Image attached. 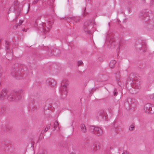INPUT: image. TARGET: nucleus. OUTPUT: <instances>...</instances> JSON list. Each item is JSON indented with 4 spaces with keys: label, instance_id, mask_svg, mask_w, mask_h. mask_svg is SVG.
I'll return each instance as SVG.
<instances>
[{
    "label": "nucleus",
    "instance_id": "obj_1",
    "mask_svg": "<svg viewBox=\"0 0 154 154\" xmlns=\"http://www.w3.org/2000/svg\"><path fill=\"white\" fill-rule=\"evenodd\" d=\"M53 23V21H50L46 23H42L38 25L36 22L34 27L38 31L46 33L50 31Z\"/></svg>",
    "mask_w": 154,
    "mask_h": 154
},
{
    "label": "nucleus",
    "instance_id": "obj_2",
    "mask_svg": "<svg viewBox=\"0 0 154 154\" xmlns=\"http://www.w3.org/2000/svg\"><path fill=\"white\" fill-rule=\"evenodd\" d=\"M68 83V81L66 79H64L62 81L60 91L62 95H64L66 96L67 94V86Z\"/></svg>",
    "mask_w": 154,
    "mask_h": 154
},
{
    "label": "nucleus",
    "instance_id": "obj_3",
    "mask_svg": "<svg viewBox=\"0 0 154 154\" xmlns=\"http://www.w3.org/2000/svg\"><path fill=\"white\" fill-rule=\"evenodd\" d=\"M23 95V91H20L14 95L13 94H11L8 97V99L10 101H13L14 100H17L20 99Z\"/></svg>",
    "mask_w": 154,
    "mask_h": 154
},
{
    "label": "nucleus",
    "instance_id": "obj_4",
    "mask_svg": "<svg viewBox=\"0 0 154 154\" xmlns=\"http://www.w3.org/2000/svg\"><path fill=\"white\" fill-rule=\"evenodd\" d=\"M91 130H92L94 134L97 135L98 136H100L102 134L103 131L102 129L97 127H94V126H91L90 127Z\"/></svg>",
    "mask_w": 154,
    "mask_h": 154
},
{
    "label": "nucleus",
    "instance_id": "obj_5",
    "mask_svg": "<svg viewBox=\"0 0 154 154\" xmlns=\"http://www.w3.org/2000/svg\"><path fill=\"white\" fill-rule=\"evenodd\" d=\"M144 109L146 112L153 113L154 112V106L150 103L146 104L145 106Z\"/></svg>",
    "mask_w": 154,
    "mask_h": 154
},
{
    "label": "nucleus",
    "instance_id": "obj_6",
    "mask_svg": "<svg viewBox=\"0 0 154 154\" xmlns=\"http://www.w3.org/2000/svg\"><path fill=\"white\" fill-rule=\"evenodd\" d=\"M46 83L49 86L54 87L56 85V82L55 80L50 79L47 80Z\"/></svg>",
    "mask_w": 154,
    "mask_h": 154
},
{
    "label": "nucleus",
    "instance_id": "obj_7",
    "mask_svg": "<svg viewBox=\"0 0 154 154\" xmlns=\"http://www.w3.org/2000/svg\"><path fill=\"white\" fill-rule=\"evenodd\" d=\"M89 24L87 22H85L84 23V29L85 32L87 33H90V32L89 30Z\"/></svg>",
    "mask_w": 154,
    "mask_h": 154
},
{
    "label": "nucleus",
    "instance_id": "obj_8",
    "mask_svg": "<svg viewBox=\"0 0 154 154\" xmlns=\"http://www.w3.org/2000/svg\"><path fill=\"white\" fill-rule=\"evenodd\" d=\"M7 94V91L5 89H3L1 93L0 98L2 99V98H4Z\"/></svg>",
    "mask_w": 154,
    "mask_h": 154
},
{
    "label": "nucleus",
    "instance_id": "obj_9",
    "mask_svg": "<svg viewBox=\"0 0 154 154\" xmlns=\"http://www.w3.org/2000/svg\"><path fill=\"white\" fill-rule=\"evenodd\" d=\"M99 147L98 146V144L97 143L94 144V146H92L91 148V150L92 151H95L98 149H99Z\"/></svg>",
    "mask_w": 154,
    "mask_h": 154
},
{
    "label": "nucleus",
    "instance_id": "obj_10",
    "mask_svg": "<svg viewBox=\"0 0 154 154\" xmlns=\"http://www.w3.org/2000/svg\"><path fill=\"white\" fill-rule=\"evenodd\" d=\"M110 41H109V39H108L107 40V41L109 42L112 46L116 45V43L114 42V40L111 39V38H110Z\"/></svg>",
    "mask_w": 154,
    "mask_h": 154
},
{
    "label": "nucleus",
    "instance_id": "obj_11",
    "mask_svg": "<svg viewBox=\"0 0 154 154\" xmlns=\"http://www.w3.org/2000/svg\"><path fill=\"white\" fill-rule=\"evenodd\" d=\"M23 22V21L22 20H20L19 21V23L16 24V25L13 26V28L14 29H16L17 28L18 26L20 25Z\"/></svg>",
    "mask_w": 154,
    "mask_h": 154
},
{
    "label": "nucleus",
    "instance_id": "obj_12",
    "mask_svg": "<svg viewBox=\"0 0 154 154\" xmlns=\"http://www.w3.org/2000/svg\"><path fill=\"white\" fill-rule=\"evenodd\" d=\"M116 63V61L115 60H112L109 63V66L111 68H112L114 66Z\"/></svg>",
    "mask_w": 154,
    "mask_h": 154
},
{
    "label": "nucleus",
    "instance_id": "obj_13",
    "mask_svg": "<svg viewBox=\"0 0 154 154\" xmlns=\"http://www.w3.org/2000/svg\"><path fill=\"white\" fill-rule=\"evenodd\" d=\"M80 127L82 131L83 132H85L86 131L85 126L84 124H82L80 125Z\"/></svg>",
    "mask_w": 154,
    "mask_h": 154
},
{
    "label": "nucleus",
    "instance_id": "obj_14",
    "mask_svg": "<svg viewBox=\"0 0 154 154\" xmlns=\"http://www.w3.org/2000/svg\"><path fill=\"white\" fill-rule=\"evenodd\" d=\"M9 42H6V45H5V48L7 50H8L9 49Z\"/></svg>",
    "mask_w": 154,
    "mask_h": 154
},
{
    "label": "nucleus",
    "instance_id": "obj_15",
    "mask_svg": "<svg viewBox=\"0 0 154 154\" xmlns=\"http://www.w3.org/2000/svg\"><path fill=\"white\" fill-rule=\"evenodd\" d=\"M55 53L57 52V53L58 54H57L55 53V54H54V55H56V56H58L59 55V54L60 53V51L59 50L57 49H56L55 50Z\"/></svg>",
    "mask_w": 154,
    "mask_h": 154
},
{
    "label": "nucleus",
    "instance_id": "obj_16",
    "mask_svg": "<svg viewBox=\"0 0 154 154\" xmlns=\"http://www.w3.org/2000/svg\"><path fill=\"white\" fill-rule=\"evenodd\" d=\"M83 64V62L82 60L78 61L77 63V65L78 66H82Z\"/></svg>",
    "mask_w": 154,
    "mask_h": 154
},
{
    "label": "nucleus",
    "instance_id": "obj_17",
    "mask_svg": "<svg viewBox=\"0 0 154 154\" xmlns=\"http://www.w3.org/2000/svg\"><path fill=\"white\" fill-rule=\"evenodd\" d=\"M54 0H49L48 2V3L49 4H50V5L52 4L54 2Z\"/></svg>",
    "mask_w": 154,
    "mask_h": 154
},
{
    "label": "nucleus",
    "instance_id": "obj_18",
    "mask_svg": "<svg viewBox=\"0 0 154 154\" xmlns=\"http://www.w3.org/2000/svg\"><path fill=\"white\" fill-rule=\"evenodd\" d=\"M58 123L57 121L55 122L54 123V128L55 129H56L58 125Z\"/></svg>",
    "mask_w": 154,
    "mask_h": 154
},
{
    "label": "nucleus",
    "instance_id": "obj_19",
    "mask_svg": "<svg viewBox=\"0 0 154 154\" xmlns=\"http://www.w3.org/2000/svg\"><path fill=\"white\" fill-rule=\"evenodd\" d=\"M134 127V126L133 125H131L129 127V129L131 131L133 130Z\"/></svg>",
    "mask_w": 154,
    "mask_h": 154
},
{
    "label": "nucleus",
    "instance_id": "obj_20",
    "mask_svg": "<svg viewBox=\"0 0 154 154\" xmlns=\"http://www.w3.org/2000/svg\"><path fill=\"white\" fill-rule=\"evenodd\" d=\"M39 0H34V1H33L32 2V5H35L36 4Z\"/></svg>",
    "mask_w": 154,
    "mask_h": 154
},
{
    "label": "nucleus",
    "instance_id": "obj_21",
    "mask_svg": "<svg viewBox=\"0 0 154 154\" xmlns=\"http://www.w3.org/2000/svg\"><path fill=\"white\" fill-rule=\"evenodd\" d=\"M50 125H48V126H47L45 128V131H48L50 128Z\"/></svg>",
    "mask_w": 154,
    "mask_h": 154
},
{
    "label": "nucleus",
    "instance_id": "obj_22",
    "mask_svg": "<svg viewBox=\"0 0 154 154\" xmlns=\"http://www.w3.org/2000/svg\"><path fill=\"white\" fill-rule=\"evenodd\" d=\"M150 98L153 99L154 100V94H152L150 95Z\"/></svg>",
    "mask_w": 154,
    "mask_h": 154
},
{
    "label": "nucleus",
    "instance_id": "obj_23",
    "mask_svg": "<svg viewBox=\"0 0 154 154\" xmlns=\"http://www.w3.org/2000/svg\"><path fill=\"white\" fill-rule=\"evenodd\" d=\"M122 154H128V152L127 151H125Z\"/></svg>",
    "mask_w": 154,
    "mask_h": 154
},
{
    "label": "nucleus",
    "instance_id": "obj_24",
    "mask_svg": "<svg viewBox=\"0 0 154 154\" xmlns=\"http://www.w3.org/2000/svg\"><path fill=\"white\" fill-rule=\"evenodd\" d=\"M117 94V92L116 91H115L114 92V96H116Z\"/></svg>",
    "mask_w": 154,
    "mask_h": 154
},
{
    "label": "nucleus",
    "instance_id": "obj_25",
    "mask_svg": "<svg viewBox=\"0 0 154 154\" xmlns=\"http://www.w3.org/2000/svg\"><path fill=\"white\" fill-rule=\"evenodd\" d=\"M72 19H73L74 20V21H75V22H76V21L77 20H77L75 18H74V17H72Z\"/></svg>",
    "mask_w": 154,
    "mask_h": 154
},
{
    "label": "nucleus",
    "instance_id": "obj_26",
    "mask_svg": "<svg viewBox=\"0 0 154 154\" xmlns=\"http://www.w3.org/2000/svg\"><path fill=\"white\" fill-rule=\"evenodd\" d=\"M119 80L117 81V82H118V83L119 84V85H120V84H119Z\"/></svg>",
    "mask_w": 154,
    "mask_h": 154
},
{
    "label": "nucleus",
    "instance_id": "obj_27",
    "mask_svg": "<svg viewBox=\"0 0 154 154\" xmlns=\"http://www.w3.org/2000/svg\"><path fill=\"white\" fill-rule=\"evenodd\" d=\"M70 154H75L74 153L72 152L70 153Z\"/></svg>",
    "mask_w": 154,
    "mask_h": 154
},
{
    "label": "nucleus",
    "instance_id": "obj_28",
    "mask_svg": "<svg viewBox=\"0 0 154 154\" xmlns=\"http://www.w3.org/2000/svg\"><path fill=\"white\" fill-rule=\"evenodd\" d=\"M10 54H11V55H12V53H10Z\"/></svg>",
    "mask_w": 154,
    "mask_h": 154
},
{
    "label": "nucleus",
    "instance_id": "obj_29",
    "mask_svg": "<svg viewBox=\"0 0 154 154\" xmlns=\"http://www.w3.org/2000/svg\"><path fill=\"white\" fill-rule=\"evenodd\" d=\"M16 19H17V18H18V17H16Z\"/></svg>",
    "mask_w": 154,
    "mask_h": 154
},
{
    "label": "nucleus",
    "instance_id": "obj_30",
    "mask_svg": "<svg viewBox=\"0 0 154 154\" xmlns=\"http://www.w3.org/2000/svg\"><path fill=\"white\" fill-rule=\"evenodd\" d=\"M23 31H25V29H23Z\"/></svg>",
    "mask_w": 154,
    "mask_h": 154
},
{
    "label": "nucleus",
    "instance_id": "obj_31",
    "mask_svg": "<svg viewBox=\"0 0 154 154\" xmlns=\"http://www.w3.org/2000/svg\"><path fill=\"white\" fill-rule=\"evenodd\" d=\"M103 116V114H101V116Z\"/></svg>",
    "mask_w": 154,
    "mask_h": 154
},
{
    "label": "nucleus",
    "instance_id": "obj_32",
    "mask_svg": "<svg viewBox=\"0 0 154 154\" xmlns=\"http://www.w3.org/2000/svg\"><path fill=\"white\" fill-rule=\"evenodd\" d=\"M7 53H9V52L8 51H7Z\"/></svg>",
    "mask_w": 154,
    "mask_h": 154
}]
</instances>
